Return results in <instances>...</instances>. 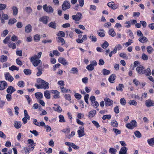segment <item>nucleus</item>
<instances>
[{
    "instance_id": "nucleus-2",
    "label": "nucleus",
    "mask_w": 154,
    "mask_h": 154,
    "mask_svg": "<svg viewBox=\"0 0 154 154\" xmlns=\"http://www.w3.org/2000/svg\"><path fill=\"white\" fill-rule=\"evenodd\" d=\"M137 123L136 121L134 120H132L130 122L127 124L126 125V127L129 129H133L135 127L137 126Z\"/></svg>"
},
{
    "instance_id": "nucleus-31",
    "label": "nucleus",
    "mask_w": 154,
    "mask_h": 154,
    "mask_svg": "<svg viewBox=\"0 0 154 154\" xmlns=\"http://www.w3.org/2000/svg\"><path fill=\"white\" fill-rule=\"evenodd\" d=\"M44 95L45 98L48 99L51 98L50 94L48 91L46 90L44 92Z\"/></svg>"
},
{
    "instance_id": "nucleus-59",
    "label": "nucleus",
    "mask_w": 154,
    "mask_h": 154,
    "mask_svg": "<svg viewBox=\"0 0 154 154\" xmlns=\"http://www.w3.org/2000/svg\"><path fill=\"white\" fill-rule=\"evenodd\" d=\"M129 104L130 105L136 106L137 104V103L134 100H130L129 101Z\"/></svg>"
},
{
    "instance_id": "nucleus-50",
    "label": "nucleus",
    "mask_w": 154,
    "mask_h": 154,
    "mask_svg": "<svg viewBox=\"0 0 154 154\" xmlns=\"http://www.w3.org/2000/svg\"><path fill=\"white\" fill-rule=\"evenodd\" d=\"M57 36L58 37H64L65 36V33L64 32L62 31H60L57 34Z\"/></svg>"
},
{
    "instance_id": "nucleus-49",
    "label": "nucleus",
    "mask_w": 154,
    "mask_h": 154,
    "mask_svg": "<svg viewBox=\"0 0 154 154\" xmlns=\"http://www.w3.org/2000/svg\"><path fill=\"white\" fill-rule=\"evenodd\" d=\"M100 31H101L102 32H99L98 33V35L100 37H104L105 35V34L104 32V31L103 29H100Z\"/></svg>"
},
{
    "instance_id": "nucleus-63",
    "label": "nucleus",
    "mask_w": 154,
    "mask_h": 154,
    "mask_svg": "<svg viewBox=\"0 0 154 154\" xmlns=\"http://www.w3.org/2000/svg\"><path fill=\"white\" fill-rule=\"evenodd\" d=\"M92 122L97 128H98L100 127L99 124L97 122L93 120L92 121Z\"/></svg>"
},
{
    "instance_id": "nucleus-24",
    "label": "nucleus",
    "mask_w": 154,
    "mask_h": 154,
    "mask_svg": "<svg viewBox=\"0 0 154 154\" xmlns=\"http://www.w3.org/2000/svg\"><path fill=\"white\" fill-rule=\"evenodd\" d=\"M12 9L13 11V14L14 16H16L18 13V9L17 7L15 6H13L12 7Z\"/></svg>"
},
{
    "instance_id": "nucleus-42",
    "label": "nucleus",
    "mask_w": 154,
    "mask_h": 154,
    "mask_svg": "<svg viewBox=\"0 0 154 154\" xmlns=\"http://www.w3.org/2000/svg\"><path fill=\"white\" fill-rule=\"evenodd\" d=\"M60 89L61 90V91L63 93H66L68 92H71V91L70 90L67 89L64 87H60Z\"/></svg>"
},
{
    "instance_id": "nucleus-22",
    "label": "nucleus",
    "mask_w": 154,
    "mask_h": 154,
    "mask_svg": "<svg viewBox=\"0 0 154 154\" xmlns=\"http://www.w3.org/2000/svg\"><path fill=\"white\" fill-rule=\"evenodd\" d=\"M56 39L58 42L61 43V45H63L65 43V41L64 39L61 37H58L56 38Z\"/></svg>"
},
{
    "instance_id": "nucleus-41",
    "label": "nucleus",
    "mask_w": 154,
    "mask_h": 154,
    "mask_svg": "<svg viewBox=\"0 0 154 154\" xmlns=\"http://www.w3.org/2000/svg\"><path fill=\"white\" fill-rule=\"evenodd\" d=\"M78 71V69L77 68L73 67L72 68L70 71V72L73 74H77Z\"/></svg>"
},
{
    "instance_id": "nucleus-27",
    "label": "nucleus",
    "mask_w": 154,
    "mask_h": 154,
    "mask_svg": "<svg viewBox=\"0 0 154 154\" xmlns=\"http://www.w3.org/2000/svg\"><path fill=\"white\" fill-rule=\"evenodd\" d=\"M8 45L9 47L11 48L12 49H15L16 48V45L15 43L11 42L8 43Z\"/></svg>"
},
{
    "instance_id": "nucleus-29",
    "label": "nucleus",
    "mask_w": 154,
    "mask_h": 154,
    "mask_svg": "<svg viewBox=\"0 0 154 154\" xmlns=\"http://www.w3.org/2000/svg\"><path fill=\"white\" fill-rule=\"evenodd\" d=\"M35 95L36 98L38 100H40L43 97V94L41 92L35 93Z\"/></svg>"
},
{
    "instance_id": "nucleus-23",
    "label": "nucleus",
    "mask_w": 154,
    "mask_h": 154,
    "mask_svg": "<svg viewBox=\"0 0 154 154\" xmlns=\"http://www.w3.org/2000/svg\"><path fill=\"white\" fill-rule=\"evenodd\" d=\"M139 41L142 43H144L148 41V39L145 36H142L139 38Z\"/></svg>"
},
{
    "instance_id": "nucleus-33",
    "label": "nucleus",
    "mask_w": 154,
    "mask_h": 154,
    "mask_svg": "<svg viewBox=\"0 0 154 154\" xmlns=\"http://www.w3.org/2000/svg\"><path fill=\"white\" fill-rule=\"evenodd\" d=\"M111 125L113 127L116 128L118 127V123L116 120H114L111 122Z\"/></svg>"
},
{
    "instance_id": "nucleus-3",
    "label": "nucleus",
    "mask_w": 154,
    "mask_h": 154,
    "mask_svg": "<svg viewBox=\"0 0 154 154\" xmlns=\"http://www.w3.org/2000/svg\"><path fill=\"white\" fill-rule=\"evenodd\" d=\"M43 8L45 12L48 13H52L54 11V9L50 5L47 6V4H45L43 5Z\"/></svg>"
},
{
    "instance_id": "nucleus-10",
    "label": "nucleus",
    "mask_w": 154,
    "mask_h": 154,
    "mask_svg": "<svg viewBox=\"0 0 154 154\" xmlns=\"http://www.w3.org/2000/svg\"><path fill=\"white\" fill-rule=\"evenodd\" d=\"M5 79L10 82H12L14 79V78L10 74L9 72L6 73L5 75Z\"/></svg>"
},
{
    "instance_id": "nucleus-20",
    "label": "nucleus",
    "mask_w": 154,
    "mask_h": 154,
    "mask_svg": "<svg viewBox=\"0 0 154 154\" xmlns=\"http://www.w3.org/2000/svg\"><path fill=\"white\" fill-rule=\"evenodd\" d=\"M52 93L54 94L53 97L55 99L59 98H60V92L57 90L52 91Z\"/></svg>"
},
{
    "instance_id": "nucleus-12",
    "label": "nucleus",
    "mask_w": 154,
    "mask_h": 154,
    "mask_svg": "<svg viewBox=\"0 0 154 154\" xmlns=\"http://www.w3.org/2000/svg\"><path fill=\"white\" fill-rule=\"evenodd\" d=\"M42 54V52H39L38 54V55H35L31 57L30 58V61H32L33 60H36L39 59L41 58Z\"/></svg>"
},
{
    "instance_id": "nucleus-18",
    "label": "nucleus",
    "mask_w": 154,
    "mask_h": 154,
    "mask_svg": "<svg viewBox=\"0 0 154 154\" xmlns=\"http://www.w3.org/2000/svg\"><path fill=\"white\" fill-rule=\"evenodd\" d=\"M58 61L59 63L64 66L68 64V63L66 60L63 57H60L58 59Z\"/></svg>"
},
{
    "instance_id": "nucleus-34",
    "label": "nucleus",
    "mask_w": 154,
    "mask_h": 154,
    "mask_svg": "<svg viewBox=\"0 0 154 154\" xmlns=\"http://www.w3.org/2000/svg\"><path fill=\"white\" fill-rule=\"evenodd\" d=\"M14 127L17 129L21 128V123L20 122H16L14 123Z\"/></svg>"
},
{
    "instance_id": "nucleus-57",
    "label": "nucleus",
    "mask_w": 154,
    "mask_h": 154,
    "mask_svg": "<svg viewBox=\"0 0 154 154\" xmlns=\"http://www.w3.org/2000/svg\"><path fill=\"white\" fill-rule=\"evenodd\" d=\"M120 102L122 105L124 106L126 103V101L124 98H122L120 100Z\"/></svg>"
},
{
    "instance_id": "nucleus-62",
    "label": "nucleus",
    "mask_w": 154,
    "mask_h": 154,
    "mask_svg": "<svg viewBox=\"0 0 154 154\" xmlns=\"http://www.w3.org/2000/svg\"><path fill=\"white\" fill-rule=\"evenodd\" d=\"M11 94L8 93L6 95V98L7 100L8 101H10L11 100L12 97Z\"/></svg>"
},
{
    "instance_id": "nucleus-17",
    "label": "nucleus",
    "mask_w": 154,
    "mask_h": 154,
    "mask_svg": "<svg viewBox=\"0 0 154 154\" xmlns=\"http://www.w3.org/2000/svg\"><path fill=\"white\" fill-rule=\"evenodd\" d=\"M32 62V64L33 66H38L39 64L42 63L41 61L38 59L36 60H33L32 61H31Z\"/></svg>"
},
{
    "instance_id": "nucleus-32",
    "label": "nucleus",
    "mask_w": 154,
    "mask_h": 154,
    "mask_svg": "<svg viewBox=\"0 0 154 154\" xmlns=\"http://www.w3.org/2000/svg\"><path fill=\"white\" fill-rule=\"evenodd\" d=\"M49 27L54 29H56V24L55 22H51L48 24Z\"/></svg>"
},
{
    "instance_id": "nucleus-4",
    "label": "nucleus",
    "mask_w": 154,
    "mask_h": 154,
    "mask_svg": "<svg viewBox=\"0 0 154 154\" xmlns=\"http://www.w3.org/2000/svg\"><path fill=\"white\" fill-rule=\"evenodd\" d=\"M71 5L69 2L67 1H65L62 5V8L63 11H65L69 9Z\"/></svg>"
},
{
    "instance_id": "nucleus-60",
    "label": "nucleus",
    "mask_w": 154,
    "mask_h": 154,
    "mask_svg": "<svg viewBox=\"0 0 154 154\" xmlns=\"http://www.w3.org/2000/svg\"><path fill=\"white\" fill-rule=\"evenodd\" d=\"M134 134L135 136L137 137L140 138L141 136V134L140 132L138 131H136L134 132Z\"/></svg>"
},
{
    "instance_id": "nucleus-14",
    "label": "nucleus",
    "mask_w": 154,
    "mask_h": 154,
    "mask_svg": "<svg viewBox=\"0 0 154 154\" xmlns=\"http://www.w3.org/2000/svg\"><path fill=\"white\" fill-rule=\"evenodd\" d=\"M48 19L49 17L48 16H43L39 18V21L46 24L48 23Z\"/></svg>"
},
{
    "instance_id": "nucleus-52",
    "label": "nucleus",
    "mask_w": 154,
    "mask_h": 154,
    "mask_svg": "<svg viewBox=\"0 0 154 154\" xmlns=\"http://www.w3.org/2000/svg\"><path fill=\"white\" fill-rule=\"evenodd\" d=\"M59 122H65L64 118L63 116L60 115L59 116Z\"/></svg>"
},
{
    "instance_id": "nucleus-19",
    "label": "nucleus",
    "mask_w": 154,
    "mask_h": 154,
    "mask_svg": "<svg viewBox=\"0 0 154 154\" xmlns=\"http://www.w3.org/2000/svg\"><path fill=\"white\" fill-rule=\"evenodd\" d=\"M32 26L30 24L27 25L25 27V32L26 33H29L32 31Z\"/></svg>"
},
{
    "instance_id": "nucleus-58",
    "label": "nucleus",
    "mask_w": 154,
    "mask_h": 154,
    "mask_svg": "<svg viewBox=\"0 0 154 154\" xmlns=\"http://www.w3.org/2000/svg\"><path fill=\"white\" fill-rule=\"evenodd\" d=\"M110 73L109 70L106 69H104L103 70V73L104 75H106L109 74Z\"/></svg>"
},
{
    "instance_id": "nucleus-36",
    "label": "nucleus",
    "mask_w": 154,
    "mask_h": 154,
    "mask_svg": "<svg viewBox=\"0 0 154 154\" xmlns=\"http://www.w3.org/2000/svg\"><path fill=\"white\" fill-rule=\"evenodd\" d=\"M109 34L112 37H114L116 35V32L114 29L112 28L109 29Z\"/></svg>"
},
{
    "instance_id": "nucleus-44",
    "label": "nucleus",
    "mask_w": 154,
    "mask_h": 154,
    "mask_svg": "<svg viewBox=\"0 0 154 154\" xmlns=\"http://www.w3.org/2000/svg\"><path fill=\"white\" fill-rule=\"evenodd\" d=\"M9 70L12 71H14V70H16L17 71L19 70V68L14 65H12L11 67H9Z\"/></svg>"
},
{
    "instance_id": "nucleus-51",
    "label": "nucleus",
    "mask_w": 154,
    "mask_h": 154,
    "mask_svg": "<svg viewBox=\"0 0 154 154\" xmlns=\"http://www.w3.org/2000/svg\"><path fill=\"white\" fill-rule=\"evenodd\" d=\"M113 131L115 134L116 135L120 134L121 133V131L117 128H114L113 129Z\"/></svg>"
},
{
    "instance_id": "nucleus-26",
    "label": "nucleus",
    "mask_w": 154,
    "mask_h": 154,
    "mask_svg": "<svg viewBox=\"0 0 154 154\" xmlns=\"http://www.w3.org/2000/svg\"><path fill=\"white\" fill-rule=\"evenodd\" d=\"M128 150V149L125 147H123L121 149L119 152V154H126Z\"/></svg>"
},
{
    "instance_id": "nucleus-7",
    "label": "nucleus",
    "mask_w": 154,
    "mask_h": 154,
    "mask_svg": "<svg viewBox=\"0 0 154 154\" xmlns=\"http://www.w3.org/2000/svg\"><path fill=\"white\" fill-rule=\"evenodd\" d=\"M73 20L75 21H79L82 17V15L80 12L78 13L76 15H72V16Z\"/></svg>"
},
{
    "instance_id": "nucleus-54",
    "label": "nucleus",
    "mask_w": 154,
    "mask_h": 154,
    "mask_svg": "<svg viewBox=\"0 0 154 154\" xmlns=\"http://www.w3.org/2000/svg\"><path fill=\"white\" fill-rule=\"evenodd\" d=\"M24 73L26 75H30L31 73V71L29 69H25L23 71Z\"/></svg>"
},
{
    "instance_id": "nucleus-8",
    "label": "nucleus",
    "mask_w": 154,
    "mask_h": 154,
    "mask_svg": "<svg viewBox=\"0 0 154 154\" xmlns=\"http://www.w3.org/2000/svg\"><path fill=\"white\" fill-rule=\"evenodd\" d=\"M145 104L148 107L154 106V101L150 99L146 100L145 101Z\"/></svg>"
},
{
    "instance_id": "nucleus-64",
    "label": "nucleus",
    "mask_w": 154,
    "mask_h": 154,
    "mask_svg": "<svg viewBox=\"0 0 154 154\" xmlns=\"http://www.w3.org/2000/svg\"><path fill=\"white\" fill-rule=\"evenodd\" d=\"M64 97L66 100L69 101H70L71 100V96L69 94H66L64 96Z\"/></svg>"
},
{
    "instance_id": "nucleus-56",
    "label": "nucleus",
    "mask_w": 154,
    "mask_h": 154,
    "mask_svg": "<svg viewBox=\"0 0 154 154\" xmlns=\"http://www.w3.org/2000/svg\"><path fill=\"white\" fill-rule=\"evenodd\" d=\"M108 46V43L106 41H105L104 43L102 44L101 45V47L105 49L107 48Z\"/></svg>"
},
{
    "instance_id": "nucleus-1",
    "label": "nucleus",
    "mask_w": 154,
    "mask_h": 154,
    "mask_svg": "<svg viewBox=\"0 0 154 154\" xmlns=\"http://www.w3.org/2000/svg\"><path fill=\"white\" fill-rule=\"evenodd\" d=\"M37 81L42 84L43 89H48L49 88V84L48 83L41 79H38Z\"/></svg>"
},
{
    "instance_id": "nucleus-53",
    "label": "nucleus",
    "mask_w": 154,
    "mask_h": 154,
    "mask_svg": "<svg viewBox=\"0 0 154 154\" xmlns=\"http://www.w3.org/2000/svg\"><path fill=\"white\" fill-rule=\"evenodd\" d=\"M124 86L122 84H119L118 87H116V89L117 91H122V88H124Z\"/></svg>"
},
{
    "instance_id": "nucleus-40",
    "label": "nucleus",
    "mask_w": 154,
    "mask_h": 154,
    "mask_svg": "<svg viewBox=\"0 0 154 154\" xmlns=\"http://www.w3.org/2000/svg\"><path fill=\"white\" fill-rule=\"evenodd\" d=\"M8 59V57L7 56L2 55L1 56L0 60L2 62H6Z\"/></svg>"
},
{
    "instance_id": "nucleus-55",
    "label": "nucleus",
    "mask_w": 154,
    "mask_h": 154,
    "mask_svg": "<svg viewBox=\"0 0 154 154\" xmlns=\"http://www.w3.org/2000/svg\"><path fill=\"white\" fill-rule=\"evenodd\" d=\"M34 40L36 42L39 41L40 39V35L36 34L34 35Z\"/></svg>"
},
{
    "instance_id": "nucleus-15",
    "label": "nucleus",
    "mask_w": 154,
    "mask_h": 154,
    "mask_svg": "<svg viewBox=\"0 0 154 154\" xmlns=\"http://www.w3.org/2000/svg\"><path fill=\"white\" fill-rule=\"evenodd\" d=\"M107 5L113 10H115L118 8V7L117 5H115V3L113 2L108 3L107 4Z\"/></svg>"
},
{
    "instance_id": "nucleus-25",
    "label": "nucleus",
    "mask_w": 154,
    "mask_h": 154,
    "mask_svg": "<svg viewBox=\"0 0 154 154\" xmlns=\"http://www.w3.org/2000/svg\"><path fill=\"white\" fill-rule=\"evenodd\" d=\"M25 10L26 14L28 15L31 14L32 12V10L30 7H27L25 8Z\"/></svg>"
},
{
    "instance_id": "nucleus-39",
    "label": "nucleus",
    "mask_w": 154,
    "mask_h": 154,
    "mask_svg": "<svg viewBox=\"0 0 154 154\" xmlns=\"http://www.w3.org/2000/svg\"><path fill=\"white\" fill-rule=\"evenodd\" d=\"M54 110L59 113H60L62 111V109L60 106H57V107H53Z\"/></svg>"
},
{
    "instance_id": "nucleus-43",
    "label": "nucleus",
    "mask_w": 154,
    "mask_h": 154,
    "mask_svg": "<svg viewBox=\"0 0 154 154\" xmlns=\"http://www.w3.org/2000/svg\"><path fill=\"white\" fill-rule=\"evenodd\" d=\"M119 56L123 59H128V57L126 54L125 53H121L119 54Z\"/></svg>"
},
{
    "instance_id": "nucleus-35",
    "label": "nucleus",
    "mask_w": 154,
    "mask_h": 154,
    "mask_svg": "<svg viewBox=\"0 0 154 154\" xmlns=\"http://www.w3.org/2000/svg\"><path fill=\"white\" fill-rule=\"evenodd\" d=\"M96 112V111L94 109L90 111L89 112V117H93L95 116Z\"/></svg>"
},
{
    "instance_id": "nucleus-13",
    "label": "nucleus",
    "mask_w": 154,
    "mask_h": 154,
    "mask_svg": "<svg viewBox=\"0 0 154 154\" xmlns=\"http://www.w3.org/2000/svg\"><path fill=\"white\" fill-rule=\"evenodd\" d=\"M0 90H3L8 86L7 82L5 81H1L0 82Z\"/></svg>"
},
{
    "instance_id": "nucleus-30",
    "label": "nucleus",
    "mask_w": 154,
    "mask_h": 154,
    "mask_svg": "<svg viewBox=\"0 0 154 154\" xmlns=\"http://www.w3.org/2000/svg\"><path fill=\"white\" fill-rule=\"evenodd\" d=\"M148 144L151 146H153L154 145V137L147 140Z\"/></svg>"
},
{
    "instance_id": "nucleus-6",
    "label": "nucleus",
    "mask_w": 154,
    "mask_h": 154,
    "mask_svg": "<svg viewBox=\"0 0 154 154\" xmlns=\"http://www.w3.org/2000/svg\"><path fill=\"white\" fill-rule=\"evenodd\" d=\"M137 73L140 74H143L145 73V70L144 67L141 65L137 66L136 69Z\"/></svg>"
},
{
    "instance_id": "nucleus-28",
    "label": "nucleus",
    "mask_w": 154,
    "mask_h": 154,
    "mask_svg": "<svg viewBox=\"0 0 154 154\" xmlns=\"http://www.w3.org/2000/svg\"><path fill=\"white\" fill-rule=\"evenodd\" d=\"M115 78V74H112L109 76V81L110 83H113L114 82Z\"/></svg>"
},
{
    "instance_id": "nucleus-46",
    "label": "nucleus",
    "mask_w": 154,
    "mask_h": 154,
    "mask_svg": "<svg viewBox=\"0 0 154 154\" xmlns=\"http://www.w3.org/2000/svg\"><path fill=\"white\" fill-rule=\"evenodd\" d=\"M86 69L89 71H91L94 69V67L91 64H90L86 66Z\"/></svg>"
},
{
    "instance_id": "nucleus-16",
    "label": "nucleus",
    "mask_w": 154,
    "mask_h": 154,
    "mask_svg": "<svg viewBox=\"0 0 154 154\" xmlns=\"http://www.w3.org/2000/svg\"><path fill=\"white\" fill-rule=\"evenodd\" d=\"M27 141L28 143L30 144L31 146H28V147H29V150H32L34 148V146L32 145L34 143L33 140L32 139H30L28 140Z\"/></svg>"
},
{
    "instance_id": "nucleus-37",
    "label": "nucleus",
    "mask_w": 154,
    "mask_h": 154,
    "mask_svg": "<svg viewBox=\"0 0 154 154\" xmlns=\"http://www.w3.org/2000/svg\"><path fill=\"white\" fill-rule=\"evenodd\" d=\"M17 22V20L15 18L10 19L9 20L8 24L9 25H12Z\"/></svg>"
},
{
    "instance_id": "nucleus-47",
    "label": "nucleus",
    "mask_w": 154,
    "mask_h": 154,
    "mask_svg": "<svg viewBox=\"0 0 154 154\" xmlns=\"http://www.w3.org/2000/svg\"><path fill=\"white\" fill-rule=\"evenodd\" d=\"M18 86L20 88H23L24 86V83L23 81H19L17 83Z\"/></svg>"
},
{
    "instance_id": "nucleus-48",
    "label": "nucleus",
    "mask_w": 154,
    "mask_h": 154,
    "mask_svg": "<svg viewBox=\"0 0 154 154\" xmlns=\"http://www.w3.org/2000/svg\"><path fill=\"white\" fill-rule=\"evenodd\" d=\"M111 118V116L110 115H104L102 117V119L103 120L107 119H110Z\"/></svg>"
},
{
    "instance_id": "nucleus-21",
    "label": "nucleus",
    "mask_w": 154,
    "mask_h": 154,
    "mask_svg": "<svg viewBox=\"0 0 154 154\" xmlns=\"http://www.w3.org/2000/svg\"><path fill=\"white\" fill-rule=\"evenodd\" d=\"M16 90L12 86H10L7 89V92L9 94H12Z\"/></svg>"
},
{
    "instance_id": "nucleus-45",
    "label": "nucleus",
    "mask_w": 154,
    "mask_h": 154,
    "mask_svg": "<svg viewBox=\"0 0 154 154\" xmlns=\"http://www.w3.org/2000/svg\"><path fill=\"white\" fill-rule=\"evenodd\" d=\"M109 152L112 154H116V153L117 152V150L111 147L109 149Z\"/></svg>"
},
{
    "instance_id": "nucleus-9",
    "label": "nucleus",
    "mask_w": 154,
    "mask_h": 154,
    "mask_svg": "<svg viewBox=\"0 0 154 154\" xmlns=\"http://www.w3.org/2000/svg\"><path fill=\"white\" fill-rule=\"evenodd\" d=\"M79 128L80 129L78 130L77 132L79 135V137H80L84 136L85 134L84 133V128L83 126L80 127Z\"/></svg>"
},
{
    "instance_id": "nucleus-38",
    "label": "nucleus",
    "mask_w": 154,
    "mask_h": 154,
    "mask_svg": "<svg viewBox=\"0 0 154 154\" xmlns=\"http://www.w3.org/2000/svg\"><path fill=\"white\" fill-rule=\"evenodd\" d=\"M89 38L91 39V41L94 42L97 41V38L95 36L93 35L92 34H90L88 36Z\"/></svg>"
},
{
    "instance_id": "nucleus-5",
    "label": "nucleus",
    "mask_w": 154,
    "mask_h": 154,
    "mask_svg": "<svg viewBox=\"0 0 154 154\" xmlns=\"http://www.w3.org/2000/svg\"><path fill=\"white\" fill-rule=\"evenodd\" d=\"M8 19V15L6 14H4L3 11H0V20L2 23H5L4 20H6Z\"/></svg>"
},
{
    "instance_id": "nucleus-11",
    "label": "nucleus",
    "mask_w": 154,
    "mask_h": 154,
    "mask_svg": "<svg viewBox=\"0 0 154 154\" xmlns=\"http://www.w3.org/2000/svg\"><path fill=\"white\" fill-rule=\"evenodd\" d=\"M104 100L105 102V105L107 106H109L113 104V101L110 99L108 98H105L104 99Z\"/></svg>"
},
{
    "instance_id": "nucleus-61",
    "label": "nucleus",
    "mask_w": 154,
    "mask_h": 154,
    "mask_svg": "<svg viewBox=\"0 0 154 154\" xmlns=\"http://www.w3.org/2000/svg\"><path fill=\"white\" fill-rule=\"evenodd\" d=\"M151 70L150 68H148L145 70L146 75L147 76H149L151 75Z\"/></svg>"
}]
</instances>
